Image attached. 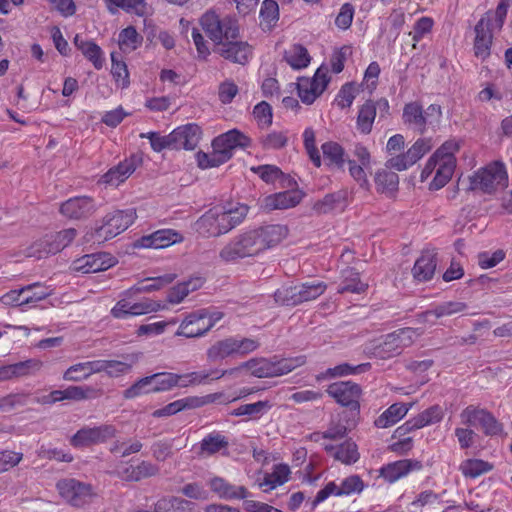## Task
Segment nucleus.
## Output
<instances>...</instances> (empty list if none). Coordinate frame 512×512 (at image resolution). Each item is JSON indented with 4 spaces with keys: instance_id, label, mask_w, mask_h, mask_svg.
Masks as SVG:
<instances>
[{
    "instance_id": "nucleus-1",
    "label": "nucleus",
    "mask_w": 512,
    "mask_h": 512,
    "mask_svg": "<svg viewBox=\"0 0 512 512\" xmlns=\"http://www.w3.org/2000/svg\"><path fill=\"white\" fill-rule=\"evenodd\" d=\"M283 225H267L246 229L226 243L219 257L226 263H235L240 259L257 257L279 245L287 236Z\"/></svg>"
},
{
    "instance_id": "nucleus-2",
    "label": "nucleus",
    "mask_w": 512,
    "mask_h": 512,
    "mask_svg": "<svg viewBox=\"0 0 512 512\" xmlns=\"http://www.w3.org/2000/svg\"><path fill=\"white\" fill-rule=\"evenodd\" d=\"M459 148L458 141L447 140L427 159L420 172V181L426 182L432 177L429 190H440L451 180L457 166L456 153Z\"/></svg>"
},
{
    "instance_id": "nucleus-3",
    "label": "nucleus",
    "mask_w": 512,
    "mask_h": 512,
    "mask_svg": "<svg viewBox=\"0 0 512 512\" xmlns=\"http://www.w3.org/2000/svg\"><path fill=\"white\" fill-rule=\"evenodd\" d=\"M248 206L231 201L209 209L197 221V230L208 236H220L240 225L248 214Z\"/></svg>"
},
{
    "instance_id": "nucleus-4",
    "label": "nucleus",
    "mask_w": 512,
    "mask_h": 512,
    "mask_svg": "<svg viewBox=\"0 0 512 512\" xmlns=\"http://www.w3.org/2000/svg\"><path fill=\"white\" fill-rule=\"evenodd\" d=\"M433 146V139L424 137L417 139L407 151L402 152L405 147V138L401 134H395L388 139L386 144V152L390 155L386 167L396 171H405L431 151Z\"/></svg>"
},
{
    "instance_id": "nucleus-5",
    "label": "nucleus",
    "mask_w": 512,
    "mask_h": 512,
    "mask_svg": "<svg viewBox=\"0 0 512 512\" xmlns=\"http://www.w3.org/2000/svg\"><path fill=\"white\" fill-rule=\"evenodd\" d=\"M467 190L494 193L508 186V173L502 162H492L463 179Z\"/></svg>"
},
{
    "instance_id": "nucleus-6",
    "label": "nucleus",
    "mask_w": 512,
    "mask_h": 512,
    "mask_svg": "<svg viewBox=\"0 0 512 512\" xmlns=\"http://www.w3.org/2000/svg\"><path fill=\"white\" fill-rule=\"evenodd\" d=\"M305 363L304 356H297L283 359H251L238 368L232 369L233 372L245 368L251 375L258 378L278 377L285 375Z\"/></svg>"
},
{
    "instance_id": "nucleus-7",
    "label": "nucleus",
    "mask_w": 512,
    "mask_h": 512,
    "mask_svg": "<svg viewBox=\"0 0 512 512\" xmlns=\"http://www.w3.org/2000/svg\"><path fill=\"white\" fill-rule=\"evenodd\" d=\"M200 25L216 45L225 40L236 39L239 34L237 21L231 17L221 18L214 10L206 11L200 18Z\"/></svg>"
},
{
    "instance_id": "nucleus-8",
    "label": "nucleus",
    "mask_w": 512,
    "mask_h": 512,
    "mask_svg": "<svg viewBox=\"0 0 512 512\" xmlns=\"http://www.w3.org/2000/svg\"><path fill=\"white\" fill-rule=\"evenodd\" d=\"M259 343L252 338L228 337L213 343L206 352L210 362H219L228 357L243 356L255 351Z\"/></svg>"
},
{
    "instance_id": "nucleus-9",
    "label": "nucleus",
    "mask_w": 512,
    "mask_h": 512,
    "mask_svg": "<svg viewBox=\"0 0 512 512\" xmlns=\"http://www.w3.org/2000/svg\"><path fill=\"white\" fill-rule=\"evenodd\" d=\"M423 331L411 327L398 329L387 334L375 347L374 354L380 358H390L398 355L406 347L412 345Z\"/></svg>"
},
{
    "instance_id": "nucleus-10",
    "label": "nucleus",
    "mask_w": 512,
    "mask_h": 512,
    "mask_svg": "<svg viewBox=\"0 0 512 512\" xmlns=\"http://www.w3.org/2000/svg\"><path fill=\"white\" fill-rule=\"evenodd\" d=\"M136 218V210L132 208L117 210L107 214L103 224L95 230L92 236L93 241L101 243L116 237L128 229L135 222Z\"/></svg>"
},
{
    "instance_id": "nucleus-11",
    "label": "nucleus",
    "mask_w": 512,
    "mask_h": 512,
    "mask_svg": "<svg viewBox=\"0 0 512 512\" xmlns=\"http://www.w3.org/2000/svg\"><path fill=\"white\" fill-rule=\"evenodd\" d=\"M325 290L326 285L324 282H307L293 287L278 289L275 292V301L282 305L295 306L318 298Z\"/></svg>"
},
{
    "instance_id": "nucleus-12",
    "label": "nucleus",
    "mask_w": 512,
    "mask_h": 512,
    "mask_svg": "<svg viewBox=\"0 0 512 512\" xmlns=\"http://www.w3.org/2000/svg\"><path fill=\"white\" fill-rule=\"evenodd\" d=\"M131 295L132 294H128V290L125 291L112 307L110 313L114 318L127 319L129 317L157 312L164 307L160 302L149 299L135 302L131 299Z\"/></svg>"
},
{
    "instance_id": "nucleus-13",
    "label": "nucleus",
    "mask_w": 512,
    "mask_h": 512,
    "mask_svg": "<svg viewBox=\"0 0 512 512\" xmlns=\"http://www.w3.org/2000/svg\"><path fill=\"white\" fill-rule=\"evenodd\" d=\"M329 82L328 68L321 65L312 78L298 79V96L303 103L312 104L324 92Z\"/></svg>"
},
{
    "instance_id": "nucleus-14",
    "label": "nucleus",
    "mask_w": 512,
    "mask_h": 512,
    "mask_svg": "<svg viewBox=\"0 0 512 512\" xmlns=\"http://www.w3.org/2000/svg\"><path fill=\"white\" fill-rule=\"evenodd\" d=\"M348 171L350 176L363 189L369 190L370 182L368 175L371 173L373 159L369 150L357 144L353 150V158L348 160Z\"/></svg>"
},
{
    "instance_id": "nucleus-15",
    "label": "nucleus",
    "mask_w": 512,
    "mask_h": 512,
    "mask_svg": "<svg viewBox=\"0 0 512 512\" xmlns=\"http://www.w3.org/2000/svg\"><path fill=\"white\" fill-rule=\"evenodd\" d=\"M60 496L75 507H82L91 502L95 493L89 484L76 479H63L56 485Z\"/></svg>"
},
{
    "instance_id": "nucleus-16",
    "label": "nucleus",
    "mask_w": 512,
    "mask_h": 512,
    "mask_svg": "<svg viewBox=\"0 0 512 512\" xmlns=\"http://www.w3.org/2000/svg\"><path fill=\"white\" fill-rule=\"evenodd\" d=\"M75 236L76 230L73 228L62 230L56 234L47 235L32 245L29 255L42 258L49 254H55L68 246Z\"/></svg>"
},
{
    "instance_id": "nucleus-17",
    "label": "nucleus",
    "mask_w": 512,
    "mask_h": 512,
    "mask_svg": "<svg viewBox=\"0 0 512 512\" xmlns=\"http://www.w3.org/2000/svg\"><path fill=\"white\" fill-rule=\"evenodd\" d=\"M116 435V428L110 424L86 426L78 430L70 439L75 448L88 447L103 443Z\"/></svg>"
},
{
    "instance_id": "nucleus-18",
    "label": "nucleus",
    "mask_w": 512,
    "mask_h": 512,
    "mask_svg": "<svg viewBox=\"0 0 512 512\" xmlns=\"http://www.w3.org/2000/svg\"><path fill=\"white\" fill-rule=\"evenodd\" d=\"M183 236L173 229L157 230L149 235L142 236L133 243L137 249H162L180 243Z\"/></svg>"
},
{
    "instance_id": "nucleus-19",
    "label": "nucleus",
    "mask_w": 512,
    "mask_h": 512,
    "mask_svg": "<svg viewBox=\"0 0 512 512\" xmlns=\"http://www.w3.org/2000/svg\"><path fill=\"white\" fill-rule=\"evenodd\" d=\"M116 263V258L111 254L96 253L84 255L76 259L73 262L72 267L74 271L87 274L107 270L113 267Z\"/></svg>"
},
{
    "instance_id": "nucleus-20",
    "label": "nucleus",
    "mask_w": 512,
    "mask_h": 512,
    "mask_svg": "<svg viewBox=\"0 0 512 512\" xmlns=\"http://www.w3.org/2000/svg\"><path fill=\"white\" fill-rule=\"evenodd\" d=\"M211 329V324L205 321V309L194 311L180 323L176 336L186 338L201 337Z\"/></svg>"
},
{
    "instance_id": "nucleus-21",
    "label": "nucleus",
    "mask_w": 512,
    "mask_h": 512,
    "mask_svg": "<svg viewBox=\"0 0 512 512\" xmlns=\"http://www.w3.org/2000/svg\"><path fill=\"white\" fill-rule=\"evenodd\" d=\"M422 469V463L414 459H402L382 466L379 470L380 477L388 483H395L408 476L410 473Z\"/></svg>"
},
{
    "instance_id": "nucleus-22",
    "label": "nucleus",
    "mask_w": 512,
    "mask_h": 512,
    "mask_svg": "<svg viewBox=\"0 0 512 512\" xmlns=\"http://www.w3.org/2000/svg\"><path fill=\"white\" fill-rule=\"evenodd\" d=\"M327 393L343 406H350L354 409L359 407L361 389L353 382L333 383L328 387Z\"/></svg>"
},
{
    "instance_id": "nucleus-23",
    "label": "nucleus",
    "mask_w": 512,
    "mask_h": 512,
    "mask_svg": "<svg viewBox=\"0 0 512 512\" xmlns=\"http://www.w3.org/2000/svg\"><path fill=\"white\" fill-rule=\"evenodd\" d=\"M490 17H482L475 26L474 54L482 60L490 55L492 33Z\"/></svg>"
},
{
    "instance_id": "nucleus-24",
    "label": "nucleus",
    "mask_w": 512,
    "mask_h": 512,
    "mask_svg": "<svg viewBox=\"0 0 512 512\" xmlns=\"http://www.w3.org/2000/svg\"><path fill=\"white\" fill-rule=\"evenodd\" d=\"M174 149L193 150L201 138V129L197 124L179 126L171 132Z\"/></svg>"
},
{
    "instance_id": "nucleus-25",
    "label": "nucleus",
    "mask_w": 512,
    "mask_h": 512,
    "mask_svg": "<svg viewBox=\"0 0 512 512\" xmlns=\"http://www.w3.org/2000/svg\"><path fill=\"white\" fill-rule=\"evenodd\" d=\"M302 199L297 189L267 195L260 200V206L266 210L288 209L296 206Z\"/></svg>"
},
{
    "instance_id": "nucleus-26",
    "label": "nucleus",
    "mask_w": 512,
    "mask_h": 512,
    "mask_svg": "<svg viewBox=\"0 0 512 512\" xmlns=\"http://www.w3.org/2000/svg\"><path fill=\"white\" fill-rule=\"evenodd\" d=\"M138 158L132 156L120 162L117 166L108 170L101 178V181L111 187H118L125 182L136 170Z\"/></svg>"
},
{
    "instance_id": "nucleus-27",
    "label": "nucleus",
    "mask_w": 512,
    "mask_h": 512,
    "mask_svg": "<svg viewBox=\"0 0 512 512\" xmlns=\"http://www.w3.org/2000/svg\"><path fill=\"white\" fill-rule=\"evenodd\" d=\"M249 138L240 131L233 129L216 137L212 141V147L227 154V161L231 159L234 149L249 146Z\"/></svg>"
},
{
    "instance_id": "nucleus-28",
    "label": "nucleus",
    "mask_w": 512,
    "mask_h": 512,
    "mask_svg": "<svg viewBox=\"0 0 512 512\" xmlns=\"http://www.w3.org/2000/svg\"><path fill=\"white\" fill-rule=\"evenodd\" d=\"M95 203L90 197L70 198L60 207V213L70 219H81L95 211Z\"/></svg>"
},
{
    "instance_id": "nucleus-29",
    "label": "nucleus",
    "mask_w": 512,
    "mask_h": 512,
    "mask_svg": "<svg viewBox=\"0 0 512 512\" xmlns=\"http://www.w3.org/2000/svg\"><path fill=\"white\" fill-rule=\"evenodd\" d=\"M207 484L210 490L220 499H245L248 496V491L244 486L232 485L221 477H212Z\"/></svg>"
},
{
    "instance_id": "nucleus-30",
    "label": "nucleus",
    "mask_w": 512,
    "mask_h": 512,
    "mask_svg": "<svg viewBox=\"0 0 512 512\" xmlns=\"http://www.w3.org/2000/svg\"><path fill=\"white\" fill-rule=\"evenodd\" d=\"M226 40L222 43L221 55L230 61L245 64L252 57V47L245 41Z\"/></svg>"
},
{
    "instance_id": "nucleus-31",
    "label": "nucleus",
    "mask_w": 512,
    "mask_h": 512,
    "mask_svg": "<svg viewBox=\"0 0 512 512\" xmlns=\"http://www.w3.org/2000/svg\"><path fill=\"white\" fill-rule=\"evenodd\" d=\"M290 468L286 464L274 466L271 473H266L262 480H258V486L263 492H270L285 484L289 480Z\"/></svg>"
},
{
    "instance_id": "nucleus-32",
    "label": "nucleus",
    "mask_w": 512,
    "mask_h": 512,
    "mask_svg": "<svg viewBox=\"0 0 512 512\" xmlns=\"http://www.w3.org/2000/svg\"><path fill=\"white\" fill-rule=\"evenodd\" d=\"M42 366V362L36 359H30L23 362L0 366V381L9 380L13 377L28 375L38 371Z\"/></svg>"
},
{
    "instance_id": "nucleus-33",
    "label": "nucleus",
    "mask_w": 512,
    "mask_h": 512,
    "mask_svg": "<svg viewBox=\"0 0 512 512\" xmlns=\"http://www.w3.org/2000/svg\"><path fill=\"white\" fill-rule=\"evenodd\" d=\"M176 275L167 273L161 276L149 277L139 281L128 289V294L150 293L160 290L174 281Z\"/></svg>"
},
{
    "instance_id": "nucleus-34",
    "label": "nucleus",
    "mask_w": 512,
    "mask_h": 512,
    "mask_svg": "<svg viewBox=\"0 0 512 512\" xmlns=\"http://www.w3.org/2000/svg\"><path fill=\"white\" fill-rule=\"evenodd\" d=\"M155 512H200V508L181 497H164L156 502Z\"/></svg>"
},
{
    "instance_id": "nucleus-35",
    "label": "nucleus",
    "mask_w": 512,
    "mask_h": 512,
    "mask_svg": "<svg viewBox=\"0 0 512 512\" xmlns=\"http://www.w3.org/2000/svg\"><path fill=\"white\" fill-rule=\"evenodd\" d=\"M403 121L410 128L424 133L426 131V120L424 119V111L418 102H410L404 106Z\"/></svg>"
},
{
    "instance_id": "nucleus-36",
    "label": "nucleus",
    "mask_w": 512,
    "mask_h": 512,
    "mask_svg": "<svg viewBox=\"0 0 512 512\" xmlns=\"http://www.w3.org/2000/svg\"><path fill=\"white\" fill-rule=\"evenodd\" d=\"M414 403L404 404L395 403L387 408L375 421V424L379 428L390 427L399 422L412 408Z\"/></svg>"
},
{
    "instance_id": "nucleus-37",
    "label": "nucleus",
    "mask_w": 512,
    "mask_h": 512,
    "mask_svg": "<svg viewBox=\"0 0 512 512\" xmlns=\"http://www.w3.org/2000/svg\"><path fill=\"white\" fill-rule=\"evenodd\" d=\"M284 60L292 69L301 70L309 66L311 56L304 46L294 44L285 50Z\"/></svg>"
},
{
    "instance_id": "nucleus-38",
    "label": "nucleus",
    "mask_w": 512,
    "mask_h": 512,
    "mask_svg": "<svg viewBox=\"0 0 512 512\" xmlns=\"http://www.w3.org/2000/svg\"><path fill=\"white\" fill-rule=\"evenodd\" d=\"M233 370H211V371H198L185 375H180L181 381L179 386L186 387L189 385H200L206 383L208 379L217 380L227 374H232Z\"/></svg>"
},
{
    "instance_id": "nucleus-39",
    "label": "nucleus",
    "mask_w": 512,
    "mask_h": 512,
    "mask_svg": "<svg viewBox=\"0 0 512 512\" xmlns=\"http://www.w3.org/2000/svg\"><path fill=\"white\" fill-rule=\"evenodd\" d=\"M109 12L116 13L118 9L126 12L135 13L138 16H144L149 13V7L146 0H105Z\"/></svg>"
},
{
    "instance_id": "nucleus-40",
    "label": "nucleus",
    "mask_w": 512,
    "mask_h": 512,
    "mask_svg": "<svg viewBox=\"0 0 512 512\" xmlns=\"http://www.w3.org/2000/svg\"><path fill=\"white\" fill-rule=\"evenodd\" d=\"M377 191L388 196L394 195L398 189L399 177L395 172L381 169L374 176Z\"/></svg>"
},
{
    "instance_id": "nucleus-41",
    "label": "nucleus",
    "mask_w": 512,
    "mask_h": 512,
    "mask_svg": "<svg viewBox=\"0 0 512 512\" xmlns=\"http://www.w3.org/2000/svg\"><path fill=\"white\" fill-rule=\"evenodd\" d=\"M465 309L466 305L462 302H446L426 311L421 317L423 322L435 324L436 319L463 312Z\"/></svg>"
},
{
    "instance_id": "nucleus-42",
    "label": "nucleus",
    "mask_w": 512,
    "mask_h": 512,
    "mask_svg": "<svg viewBox=\"0 0 512 512\" xmlns=\"http://www.w3.org/2000/svg\"><path fill=\"white\" fill-rule=\"evenodd\" d=\"M326 450L338 461L349 465L359 459L357 446L354 442L346 441L339 446H326Z\"/></svg>"
},
{
    "instance_id": "nucleus-43",
    "label": "nucleus",
    "mask_w": 512,
    "mask_h": 512,
    "mask_svg": "<svg viewBox=\"0 0 512 512\" xmlns=\"http://www.w3.org/2000/svg\"><path fill=\"white\" fill-rule=\"evenodd\" d=\"M435 269L434 256L430 253H424L416 260L412 273L417 281H428L434 275Z\"/></svg>"
},
{
    "instance_id": "nucleus-44",
    "label": "nucleus",
    "mask_w": 512,
    "mask_h": 512,
    "mask_svg": "<svg viewBox=\"0 0 512 512\" xmlns=\"http://www.w3.org/2000/svg\"><path fill=\"white\" fill-rule=\"evenodd\" d=\"M52 290L41 283H34L22 287V303L25 309L35 306L39 301L51 294Z\"/></svg>"
},
{
    "instance_id": "nucleus-45",
    "label": "nucleus",
    "mask_w": 512,
    "mask_h": 512,
    "mask_svg": "<svg viewBox=\"0 0 512 512\" xmlns=\"http://www.w3.org/2000/svg\"><path fill=\"white\" fill-rule=\"evenodd\" d=\"M147 379L152 393L170 390L179 386L181 381L180 375L174 373H156L147 376Z\"/></svg>"
},
{
    "instance_id": "nucleus-46",
    "label": "nucleus",
    "mask_w": 512,
    "mask_h": 512,
    "mask_svg": "<svg viewBox=\"0 0 512 512\" xmlns=\"http://www.w3.org/2000/svg\"><path fill=\"white\" fill-rule=\"evenodd\" d=\"M143 37L133 26L122 29L118 35V46L123 53H131L141 46Z\"/></svg>"
},
{
    "instance_id": "nucleus-47",
    "label": "nucleus",
    "mask_w": 512,
    "mask_h": 512,
    "mask_svg": "<svg viewBox=\"0 0 512 512\" xmlns=\"http://www.w3.org/2000/svg\"><path fill=\"white\" fill-rule=\"evenodd\" d=\"M376 117V106L372 101L365 102L358 111L356 127L362 134H369Z\"/></svg>"
},
{
    "instance_id": "nucleus-48",
    "label": "nucleus",
    "mask_w": 512,
    "mask_h": 512,
    "mask_svg": "<svg viewBox=\"0 0 512 512\" xmlns=\"http://www.w3.org/2000/svg\"><path fill=\"white\" fill-rule=\"evenodd\" d=\"M98 365L96 360L75 364L65 371L63 378L67 381H82L94 373H99Z\"/></svg>"
},
{
    "instance_id": "nucleus-49",
    "label": "nucleus",
    "mask_w": 512,
    "mask_h": 512,
    "mask_svg": "<svg viewBox=\"0 0 512 512\" xmlns=\"http://www.w3.org/2000/svg\"><path fill=\"white\" fill-rule=\"evenodd\" d=\"M75 45L83 55L92 62L96 69H101L104 64V57L101 48L91 41H84L78 35L74 39Z\"/></svg>"
},
{
    "instance_id": "nucleus-50",
    "label": "nucleus",
    "mask_w": 512,
    "mask_h": 512,
    "mask_svg": "<svg viewBox=\"0 0 512 512\" xmlns=\"http://www.w3.org/2000/svg\"><path fill=\"white\" fill-rule=\"evenodd\" d=\"M203 284L201 278H192L173 287L168 294V302L179 304L192 291L199 289Z\"/></svg>"
},
{
    "instance_id": "nucleus-51",
    "label": "nucleus",
    "mask_w": 512,
    "mask_h": 512,
    "mask_svg": "<svg viewBox=\"0 0 512 512\" xmlns=\"http://www.w3.org/2000/svg\"><path fill=\"white\" fill-rule=\"evenodd\" d=\"M226 438L220 434H210L205 437L199 446L198 454L201 457L212 456L227 448Z\"/></svg>"
},
{
    "instance_id": "nucleus-52",
    "label": "nucleus",
    "mask_w": 512,
    "mask_h": 512,
    "mask_svg": "<svg viewBox=\"0 0 512 512\" xmlns=\"http://www.w3.org/2000/svg\"><path fill=\"white\" fill-rule=\"evenodd\" d=\"M136 360L137 357L132 356L130 363L118 360H96V364H99V373L106 372L111 377H119L128 373Z\"/></svg>"
},
{
    "instance_id": "nucleus-53",
    "label": "nucleus",
    "mask_w": 512,
    "mask_h": 512,
    "mask_svg": "<svg viewBox=\"0 0 512 512\" xmlns=\"http://www.w3.org/2000/svg\"><path fill=\"white\" fill-rule=\"evenodd\" d=\"M443 416V409L440 406L435 405L424 410L417 417L408 422V424H410L412 428L420 429L425 426L440 422Z\"/></svg>"
},
{
    "instance_id": "nucleus-54",
    "label": "nucleus",
    "mask_w": 512,
    "mask_h": 512,
    "mask_svg": "<svg viewBox=\"0 0 512 512\" xmlns=\"http://www.w3.org/2000/svg\"><path fill=\"white\" fill-rule=\"evenodd\" d=\"M195 157L197 165L201 169L218 167L227 162V154L223 151H218L216 147H212V152L210 153L199 151Z\"/></svg>"
},
{
    "instance_id": "nucleus-55",
    "label": "nucleus",
    "mask_w": 512,
    "mask_h": 512,
    "mask_svg": "<svg viewBox=\"0 0 512 512\" xmlns=\"http://www.w3.org/2000/svg\"><path fill=\"white\" fill-rule=\"evenodd\" d=\"M493 466L481 459H467L460 464V471L465 477L477 478L491 471Z\"/></svg>"
},
{
    "instance_id": "nucleus-56",
    "label": "nucleus",
    "mask_w": 512,
    "mask_h": 512,
    "mask_svg": "<svg viewBox=\"0 0 512 512\" xmlns=\"http://www.w3.org/2000/svg\"><path fill=\"white\" fill-rule=\"evenodd\" d=\"M322 152L324 159L328 161L330 165L337 168H343L345 163L344 150L338 143H324L322 145Z\"/></svg>"
},
{
    "instance_id": "nucleus-57",
    "label": "nucleus",
    "mask_w": 512,
    "mask_h": 512,
    "mask_svg": "<svg viewBox=\"0 0 512 512\" xmlns=\"http://www.w3.org/2000/svg\"><path fill=\"white\" fill-rule=\"evenodd\" d=\"M344 280L339 288V293L352 292L363 293L367 289V284L359 279V274L354 270H348L343 275Z\"/></svg>"
},
{
    "instance_id": "nucleus-58",
    "label": "nucleus",
    "mask_w": 512,
    "mask_h": 512,
    "mask_svg": "<svg viewBox=\"0 0 512 512\" xmlns=\"http://www.w3.org/2000/svg\"><path fill=\"white\" fill-rule=\"evenodd\" d=\"M268 401H258L255 403L244 404L233 410L234 416L260 417L270 409Z\"/></svg>"
},
{
    "instance_id": "nucleus-59",
    "label": "nucleus",
    "mask_w": 512,
    "mask_h": 512,
    "mask_svg": "<svg viewBox=\"0 0 512 512\" xmlns=\"http://www.w3.org/2000/svg\"><path fill=\"white\" fill-rule=\"evenodd\" d=\"M112 67L111 73L118 84L122 88H126L129 85V72L125 62L118 60L116 54H111Z\"/></svg>"
},
{
    "instance_id": "nucleus-60",
    "label": "nucleus",
    "mask_w": 512,
    "mask_h": 512,
    "mask_svg": "<svg viewBox=\"0 0 512 512\" xmlns=\"http://www.w3.org/2000/svg\"><path fill=\"white\" fill-rule=\"evenodd\" d=\"M364 487V482L358 475L348 476L339 483L341 497L359 494Z\"/></svg>"
},
{
    "instance_id": "nucleus-61",
    "label": "nucleus",
    "mask_w": 512,
    "mask_h": 512,
    "mask_svg": "<svg viewBox=\"0 0 512 512\" xmlns=\"http://www.w3.org/2000/svg\"><path fill=\"white\" fill-rule=\"evenodd\" d=\"M485 409L470 405L460 413L461 424L468 427L479 428Z\"/></svg>"
},
{
    "instance_id": "nucleus-62",
    "label": "nucleus",
    "mask_w": 512,
    "mask_h": 512,
    "mask_svg": "<svg viewBox=\"0 0 512 512\" xmlns=\"http://www.w3.org/2000/svg\"><path fill=\"white\" fill-rule=\"evenodd\" d=\"M316 134L315 131L308 127L303 132L304 146L312 162L315 166L321 165V157L315 144Z\"/></svg>"
},
{
    "instance_id": "nucleus-63",
    "label": "nucleus",
    "mask_w": 512,
    "mask_h": 512,
    "mask_svg": "<svg viewBox=\"0 0 512 512\" xmlns=\"http://www.w3.org/2000/svg\"><path fill=\"white\" fill-rule=\"evenodd\" d=\"M260 18L267 26H273L279 19V6L275 0H264L260 9Z\"/></svg>"
},
{
    "instance_id": "nucleus-64",
    "label": "nucleus",
    "mask_w": 512,
    "mask_h": 512,
    "mask_svg": "<svg viewBox=\"0 0 512 512\" xmlns=\"http://www.w3.org/2000/svg\"><path fill=\"white\" fill-rule=\"evenodd\" d=\"M97 397V390L90 386H69L65 389L66 400L81 401Z\"/></svg>"
}]
</instances>
